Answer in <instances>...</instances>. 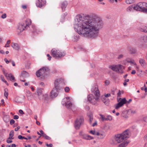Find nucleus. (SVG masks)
Returning a JSON list of instances; mask_svg holds the SVG:
<instances>
[{"label": "nucleus", "mask_w": 147, "mask_h": 147, "mask_svg": "<svg viewBox=\"0 0 147 147\" xmlns=\"http://www.w3.org/2000/svg\"><path fill=\"white\" fill-rule=\"evenodd\" d=\"M141 39L143 42H147V36L146 35H144L142 36Z\"/></svg>", "instance_id": "cd10ccee"}, {"label": "nucleus", "mask_w": 147, "mask_h": 147, "mask_svg": "<svg viewBox=\"0 0 147 147\" xmlns=\"http://www.w3.org/2000/svg\"><path fill=\"white\" fill-rule=\"evenodd\" d=\"M128 51L131 54H134L136 53L137 51L136 48L130 47L128 48Z\"/></svg>", "instance_id": "a211bd4d"}, {"label": "nucleus", "mask_w": 147, "mask_h": 147, "mask_svg": "<svg viewBox=\"0 0 147 147\" xmlns=\"http://www.w3.org/2000/svg\"><path fill=\"white\" fill-rule=\"evenodd\" d=\"M130 135L129 131L128 129H127L122 133L116 135L114 137L112 144L117 145L121 143L129 138Z\"/></svg>", "instance_id": "f03ea898"}, {"label": "nucleus", "mask_w": 147, "mask_h": 147, "mask_svg": "<svg viewBox=\"0 0 147 147\" xmlns=\"http://www.w3.org/2000/svg\"><path fill=\"white\" fill-rule=\"evenodd\" d=\"M139 30L141 31L147 33V26H143L139 28Z\"/></svg>", "instance_id": "6ab92c4d"}, {"label": "nucleus", "mask_w": 147, "mask_h": 147, "mask_svg": "<svg viewBox=\"0 0 147 147\" xmlns=\"http://www.w3.org/2000/svg\"><path fill=\"white\" fill-rule=\"evenodd\" d=\"M129 143V142L127 141L123 142L118 145V147H125Z\"/></svg>", "instance_id": "dca6fc26"}, {"label": "nucleus", "mask_w": 147, "mask_h": 147, "mask_svg": "<svg viewBox=\"0 0 147 147\" xmlns=\"http://www.w3.org/2000/svg\"><path fill=\"white\" fill-rule=\"evenodd\" d=\"M68 3L67 1H65L62 2L61 3V7L62 9H65L67 6Z\"/></svg>", "instance_id": "412c9836"}, {"label": "nucleus", "mask_w": 147, "mask_h": 147, "mask_svg": "<svg viewBox=\"0 0 147 147\" xmlns=\"http://www.w3.org/2000/svg\"><path fill=\"white\" fill-rule=\"evenodd\" d=\"M46 145L48 146V147H52L53 146V144H46Z\"/></svg>", "instance_id": "13d9d810"}, {"label": "nucleus", "mask_w": 147, "mask_h": 147, "mask_svg": "<svg viewBox=\"0 0 147 147\" xmlns=\"http://www.w3.org/2000/svg\"><path fill=\"white\" fill-rule=\"evenodd\" d=\"M136 11H138V10H136ZM139 11L140 12L144 13L145 14H147V10H139Z\"/></svg>", "instance_id": "c9c22d12"}, {"label": "nucleus", "mask_w": 147, "mask_h": 147, "mask_svg": "<svg viewBox=\"0 0 147 147\" xmlns=\"http://www.w3.org/2000/svg\"><path fill=\"white\" fill-rule=\"evenodd\" d=\"M9 139H8L7 140L6 142L8 143H12L13 142V141L12 140H9Z\"/></svg>", "instance_id": "603ef678"}, {"label": "nucleus", "mask_w": 147, "mask_h": 147, "mask_svg": "<svg viewBox=\"0 0 147 147\" xmlns=\"http://www.w3.org/2000/svg\"><path fill=\"white\" fill-rule=\"evenodd\" d=\"M0 53H1L2 54H4L5 52L3 50H0Z\"/></svg>", "instance_id": "69168bd1"}, {"label": "nucleus", "mask_w": 147, "mask_h": 147, "mask_svg": "<svg viewBox=\"0 0 147 147\" xmlns=\"http://www.w3.org/2000/svg\"><path fill=\"white\" fill-rule=\"evenodd\" d=\"M31 21L30 19H27L26 20L25 23H22L20 24L18 28V31L21 32L24 30L25 28L28 27L31 24Z\"/></svg>", "instance_id": "1a4fd4ad"}, {"label": "nucleus", "mask_w": 147, "mask_h": 147, "mask_svg": "<svg viewBox=\"0 0 147 147\" xmlns=\"http://www.w3.org/2000/svg\"><path fill=\"white\" fill-rule=\"evenodd\" d=\"M101 116V119L102 121H106V118L105 117L102 115H100Z\"/></svg>", "instance_id": "ea45409f"}, {"label": "nucleus", "mask_w": 147, "mask_h": 147, "mask_svg": "<svg viewBox=\"0 0 147 147\" xmlns=\"http://www.w3.org/2000/svg\"><path fill=\"white\" fill-rule=\"evenodd\" d=\"M15 122V121L14 120L12 119L10 121V124L11 125H13L14 123Z\"/></svg>", "instance_id": "de8ad7c7"}, {"label": "nucleus", "mask_w": 147, "mask_h": 147, "mask_svg": "<svg viewBox=\"0 0 147 147\" xmlns=\"http://www.w3.org/2000/svg\"><path fill=\"white\" fill-rule=\"evenodd\" d=\"M65 91L66 92H68L69 90V88L68 87H66L65 89Z\"/></svg>", "instance_id": "49530a36"}, {"label": "nucleus", "mask_w": 147, "mask_h": 147, "mask_svg": "<svg viewBox=\"0 0 147 147\" xmlns=\"http://www.w3.org/2000/svg\"><path fill=\"white\" fill-rule=\"evenodd\" d=\"M96 131L95 130H91L90 131V133L93 135H96Z\"/></svg>", "instance_id": "37998d69"}, {"label": "nucleus", "mask_w": 147, "mask_h": 147, "mask_svg": "<svg viewBox=\"0 0 147 147\" xmlns=\"http://www.w3.org/2000/svg\"><path fill=\"white\" fill-rule=\"evenodd\" d=\"M136 73V71L135 70H133L131 72V74H134Z\"/></svg>", "instance_id": "e2e57ef3"}, {"label": "nucleus", "mask_w": 147, "mask_h": 147, "mask_svg": "<svg viewBox=\"0 0 147 147\" xmlns=\"http://www.w3.org/2000/svg\"><path fill=\"white\" fill-rule=\"evenodd\" d=\"M129 58H127L126 59L123 60L122 61V64L124 65H126L127 63H129L127 60H129Z\"/></svg>", "instance_id": "f704fd0d"}, {"label": "nucleus", "mask_w": 147, "mask_h": 147, "mask_svg": "<svg viewBox=\"0 0 147 147\" xmlns=\"http://www.w3.org/2000/svg\"><path fill=\"white\" fill-rule=\"evenodd\" d=\"M105 83L106 85H109L110 83L109 81L108 80H106L105 82Z\"/></svg>", "instance_id": "8fccbe9b"}, {"label": "nucleus", "mask_w": 147, "mask_h": 147, "mask_svg": "<svg viewBox=\"0 0 147 147\" xmlns=\"http://www.w3.org/2000/svg\"><path fill=\"white\" fill-rule=\"evenodd\" d=\"M123 105H121L120 103L119 102L117 104L115 105V109H118L119 108L122 107Z\"/></svg>", "instance_id": "473e14b6"}, {"label": "nucleus", "mask_w": 147, "mask_h": 147, "mask_svg": "<svg viewBox=\"0 0 147 147\" xmlns=\"http://www.w3.org/2000/svg\"><path fill=\"white\" fill-rule=\"evenodd\" d=\"M11 46L13 49L17 51H18L20 48L19 45L17 43L14 42L12 43Z\"/></svg>", "instance_id": "2eb2a0df"}, {"label": "nucleus", "mask_w": 147, "mask_h": 147, "mask_svg": "<svg viewBox=\"0 0 147 147\" xmlns=\"http://www.w3.org/2000/svg\"><path fill=\"white\" fill-rule=\"evenodd\" d=\"M79 38V36L78 35H76L74 36L73 37V40L74 41H77Z\"/></svg>", "instance_id": "72a5a7b5"}, {"label": "nucleus", "mask_w": 147, "mask_h": 147, "mask_svg": "<svg viewBox=\"0 0 147 147\" xmlns=\"http://www.w3.org/2000/svg\"><path fill=\"white\" fill-rule=\"evenodd\" d=\"M18 139H24L25 140H27L28 139H31V137L29 136H28L27 138H26L25 137L22 136L21 135H19L18 137Z\"/></svg>", "instance_id": "bb28decb"}, {"label": "nucleus", "mask_w": 147, "mask_h": 147, "mask_svg": "<svg viewBox=\"0 0 147 147\" xmlns=\"http://www.w3.org/2000/svg\"><path fill=\"white\" fill-rule=\"evenodd\" d=\"M46 3V0H36V5L37 7L40 8H41L44 6Z\"/></svg>", "instance_id": "ddd939ff"}, {"label": "nucleus", "mask_w": 147, "mask_h": 147, "mask_svg": "<svg viewBox=\"0 0 147 147\" xmlns=\"http://www.w3.org/2000/svg\"><path fill=\"white\" fill-rule=\"evenodd\" d=\"M14 135V131L12 130L11 131L9 134V136L8 138V139L10 140L13 139V137Z\"/></svg>", "instance_id": "a878e982"}, {"label": "nucleus", "mask_w": 147, "mask_h": 147, "mask_svg": "<svg viewBox=\"0 0 147 147\" xmlns=\"http://www.w3.org/2000/svg\"><path fill=\"white\" fill-rule=\"evenodd\" d=\"M118 99V101L122 105H123L124 104L126 103L127 100L125 98H124L122 99H121V98H119Z\"/></svg>", "instance_id": "aec40b11"}, {"label": "nucleus", "mask_w": 147, "mask_h": 147, "mask_svg": "<svg viewBox=\"0 0 147 147\" xmlns=\"http://www.w3.org/2000/svg\"><path fill=\"white\" fill-rule=\"evenodd\" d=\"M19 118V116L17 115H15L13 116V119H17Z\"/></svg>", "instance_id": "864d4df0"}, {"label": "nucleus", "mask_w": 147, "mask_h": 147, "mask_svg": "<svg viewBox=\"0 0 147 147\" xmlns=\"http://www.w3.org/2000/svg\"><path fill=\"white\" fill-rule=\"evenodd\" d=\"M19 113L22 115H23L24 114V113L23 111L22 110H20L19 111Z\"/></svg>", "instance_id": "6e6d98bb"}, {"label": "nucleus", "mask_w": 147, "mask_h": 147, "mask_svg": "<svg viewBox=\"0 0 147 147\" xmlns=\"http://www.w3.org/2000/svg\"><path fill=\"white\" fill-rule=\"evenodd\" d=\"M32 29L31 30L32 32H35L36 31V28L34 26L32 25Z\"/></svg>", "instance_id": "c03bdc74"}, {"label": "nucleus", "mask_w": 147, "mask_h": 147, "mask_svg": "<svg viewBox=\"0 0 147 147\" xmlns=\"http://www.w3.org/2000/svg\"><path fill=\"white\" fill-rule=\"evenodd\" d=\"M74 28L79 34L94 39L98 36L99 29L102 26L100 18L96 15L83 16L80 14L75 17Z\"/></svg>", "instance_id": "f257e3e1"}, {"label": "nucleus", "mask_w": 147, "mask_h": 147, "mask_svg": "<svg viewBox=\"0 0 147 147\" xmlns=\"http://www.w3.org/2000/svg\"><path fill=\"white\" fill-rule=\"evenodd\" d=\"M51 54L55 59H58L64 56L65 55V53L62 51L53 49L51 51Z\"/></svg>", "instance_id": "423d86ee"}, {"label": "nucleus", "mask_w": 147, "mask_h": 147, "mask_svg": "<svg viewBox=\"0 0 147 147\" xmlns=\"http://www.w3.org/2000/svg\"><path fill=\"white\" fill-rule=\"evenodd\" d=\"M3 120L6 123L8 122L9 120V115H5L3 117Z\"/></svg>", "instance_id": "5701e85b"}, {"label": "nucleus", "mask_w": 147, "mask_h": 147, "mask_svg": "<svg viewBox=\"0 0 147 147\" xmlns=\"http://www.w3.org/2000/svg\"><path fill=\"white\" fill-rule=\"evenodd\" d=\"M127 61L129 63H130L131 65L133 64L134 65H136V64L134 60L133 59H131L130 58H129V60H127Z\"/></svg>", "instance_id": "393cba45"}, {"label": "nucleus", "mask_w": 147, "mask_h": 147, "mask_svg": "<svg viewBox=\"0 0 147 147\" xmlns=\"http://www.w3.org/2000/svg\"><path fill=\"white\" fill-rule=\"evenodd\" d=\"M121 94V91H120V90H119V92L117 94V99L119 98H120V97Z\"/></svg>", "instance_id": "79ce46f5"}, {"label": "nucleus", "mask_w": 147, "mask_h": 147, "mask_svg": "<svg viewBox=\"0 0 147 147\" xmlns=\"http://www.w3.org/2000/svg\"><path fill=\"white\" fill-rule=\"evenodd\" d=\"M147 3L144 2L138 3L133 7V9H147Z\"/></svg>", "instance_id": "9b49d317"}, {"label": "nucleus", "mask_w": 147, "mask_h": 147, "mask_svg": "<svg viewBox=\"0 0 147 147\" xmlns=\"http://www.w3.org/2000/svg\"><path fill=\"white\" fill-rule=\"evenodd\" d=\"M84 121V119L82 117H80L78 118L75 122L74 126L75 128L79 129Z\"/></svg>", "instance_id": "f8f14e48"}, {"label": "nucleus", "mask_w": 147, "mask_h": 147, "mask_svg": "<svg viewBox=\"0 0 147 147\" xmlns=\"http://www.w3.org/2000/svg\"><path fill=\"white\" fill-rule=\"evenodd\" d=\"M139 63L141 66L144 67L146 65V63L145 60L143 58H140L139 61Z\"/></svg>", "instance_id": "f3484780"}, {"label": "nucleus", "mask_w": 147, "mask_h": 147, "mask_svg": "<svg viewBox=\"0 0 147 147\" xmlns=\"http://www.w3.org/2000/svg\"><path fill=\"white\" fill-rule=\"evenodd\" d=\"M11 63L13 66H15V64L14 61H12Z\"/></svg>", "instance_id": "338daca9"}, {"label": "nucleus", "mask_w": 147, "mask_h": 147, "mask_svg": "<svg viewBox=\"0 0 147 147\" xmlns=\"http://www.w3.org/2000/svg\"><path fill=\"white\" fill-rule=\"evenodd\" d=\"M7 78H9V80L13 82L15 81L14 77L11 74H8L7 77Z\"/></svg>", "instance_id": "4be33fe9"}, {"label": "nucleus", "mask_w": 147, "mask_h": 147, "mask_svg": "<svg viewBox=\"0 0 147 147\" xmlns=\"http://www.w3.org/2000/svg\"><path fill=\"white\" fill-rule=\"evenodd\" d=\"M49 71L48 68L46 66H45L37 71L36 74L37 77H39L41 79H44L46 75V72Z\"/></svg>", "instance_id": "6e6552de"}, {"label": "nucleus", "mask_w": 147, "mask_h": 147, "mask_svg": "<svg viewBox=\"0 0 147 147\" xmlns=\"http://www.w3.org/2000/svg\"><path fill=\"white\" fill-rule=\"evenodd\" d=\"M11 40H9L7 41L6 44L5 45V47H9L10 46L9 45L10 42Z\"/></svg>", "instance_id": "e433bc0d"}, {"label": "nucleus", "mask_w": 147, "mask_h": 147, "mask_svg": "<svg viewBox=\"0 0 147 147\" xmlns=\"http://www.w3.org/2000/svg\"><path fill=\"white\" fill-rule=\"evenodd\" d=\"M20 126H18L15 129V130L16 131H18L20 128Z\"/></svg>", "instance_id": "052dcab7"}, {"label": "nucleus", "mask_w": 147, "mask_h": 147, "mask_svg": "<svg viewBox=\"0 0 147 147\" xmlns=\"http://www.w3.org/2000/svg\"><path fill=\"white\" fill-rule=\"evenodd\" d=\"M22 8L23 9H26L27 8V6L26 5H22Z\"/></svg>", "instance_id": "680f3d73"}, {"label": "nucleus", "mask_w": 147, "mask_h": 147, "mask_svg": "<svg viewBox=\"0 0 147 147\" xmlns=\"http://www.w3.org/2000/svg\"><path fill=\"white\" fill-rule=\"evenodd\" d=\"M4 60L6 63L7 64L8 63L10 62V61H8L6 58H5Z\"/></svg>", "instance_id": "5fc2aeb1"}, {"label": "nucleus", "mask_w": 147, "mask_h": 147, "mask_svg": "<svg viewBox=\"0 0 147 147\" xmlns=\"http://www.w3.org/2000/svg\"><path fill=\"white\" fill-rule=\"evenodd\" d=\"M88 116L89 117V122L90 124H91L92 123V121L93 120V115L92 114H90V115H88Z\"/></svg>", "instance_id": "c85d7f7f"}, {"label": "nucleus", "mask_w": 147, "mask_h": 147, "mask_svg": "<svg viewBox=\"0 0 147 147\" xmlns=\"http://www.w3.org/2000/svg\"><path fill=\"white\" fill-rule=\"evenodd\" d=\"M8 95V92L7 89L6 88L4 89V96L6 97V98H7Z\"/></svg>", "instance_id": "c756f323"}, {"label": "nucleus", "mask_w": 147, "mask_h": 147, "mask_svg": "<svg viewBox=\"0 0 147 147\" xmlns=\"http://www.w3.org/2000/svg\"><path fill=\"white\" fill-rule=\"evenodd\" d=\"M112 117L110 115H108L106 117V121L111 120L112 119Z\"/></svg>", "instance_id": "a19ab883"}, {"label": "nucleus", "mask_w": 147, "mask_h": 147, "mask_svg": "<svg viewBox=\"0 0 147 147\" xmlns=\"http://www.w3.org/2000/svg\"><path fill=\"white\" fill-rule=\"evenodd\" d=\"M22 76L23 77L26 78L29 76L28 74L25 71H23L21 73Z\"/></svg>", "instance_id": "b1692460"}, {"label": "nucleus", "mask_w": 147, "mask_h": 147, "mask_svg": "<svg viewBox=\"0 0 147 147\" xmlns=\"http://www.w3.org/2000/svg\"><path fill=\"white\" fill-rule=\"evenodd\" d=\"M60 79L56 80L55 82V87L53 89L51 93V96L53 98L57 96L58 95L57 90L59 89V85L60 82Z\"/></svg>", "instance_id": "0eeeda50"}, {"label": "nucleus", "mask_w": 147, "mask_h": 147, "mask_svg": "<svg viewBox=\"0 0 147 147\" xmlns=\"http://www.w3.org/2000/svg\"><path fill=\"white\" fill-rule=\"evenodd\" d=\"M96 135H97V136H99V135H100V134L98 132L96 131Z\"/></svg>", "instance_id": "774afa93"}, {"label": "nucleus", "mask_w": 147, "mask_h": 147, "mask_svg": "<svg viewBox=\"0 0 147 147\" xmlns=\"http://www.w3.org/2000/svg\"><path fill=\"white\" fill-rule=\"evenodd\" d=\"M70 100V98L69 97L64 98L62 101V104L65 106L67 109L74 111L75 108V106L74 104L71 102Z\"/></svg>", "instance_id": "39448f33"}, {"label": "nucleus", "mask_w": 147, "mask_h": 147, "mask_svg": "<svg viewBox=\"0 0 147 147\" xmlns=\"http://www.w3.org/2000/svg\"><path fill=\"white\" fill-rule=\"evenodd\" d=\"M1 80L3 82H5L7 85L8 86L9 85L8 84L7 82V81L5 80L4 79V78L3 75H1Z\"/></svg>", "instance_id": "7c9ffc66"}, {"label": "nucleus", "mask_w": 147, "mask_h": 147, "mask_svg": "<svg viewBox=\"0 0 147 147\" xmlns=\"http://www.w3.org/2000/svg\"><path fill=\"white\" fill-rule=\"evenodd\" d=\"M2 71L3 72V74H4L5 76L6 77H7L8 74L6 72H5V70L4 69H2Z\"/></svg>", "instance_id": "4c0bfd02"}, {"label": "nucleus", "mask_w": 147, "mask_h": 147, "mask_svg": "<svg viewBox=\"0 0 147 147\" xmlns=\"http://www.w3.org/2000/svg\"><path fill=\"white\" fill-rule=\"evenodd\" d=\"M123 55L122 54H120L118 55V58L119 59H120L122 58L123 57Z\"/></svg>", "instance_id": "3c124183"}, {"label": "nucleus", "mask_w": 147, "mask_h": 147, "mask_svg": "<svg viewBox=\"0 0 147 147\" xmlns=\"http://www.w3.org/2000/svg\"><path fill=\"white\" fill-rule=\"evenodd\" d=\"M109 67L113 71L118 72L121 74L123 73L122 70L124 69V67L122 65L119 64L110 65Z\"/></svg>", "instance_id": "9d476101"}, {"label": "nucleus", "mask_w": 147, "mask_h": 147, "mask_svg": "<svg viewBox=\"0 0 147 147\" xmlns=\"http://www.w3.org/2000/svg\"><path fill=\"white\" fill-rule=\"evenodd\" d=\"M44 91L43 88H37L36 89V92L39 99L40 100H44L45 102H47L49 99V96L47 93L44 94Z\"/></svg>", "instance_id": "20e7f679"}, {"label": "nucleus", "mask_w": 147, "mask_h": 147, "mask_svg": "<svg viewBox=\"0 0 147 147\" xmlns=\"http://www.w3.org/2000/svg\"><path fill=\"white\" fill-rule=\"evenodd\" d=\"M91 91L92 94L95 95L96 97H94L92 94H90L88 96V99L90 102L95 105L99 99L100 95L98 86L95 85L93 86Z\"/></svg>", "instance_id": "7ed1b4c3"}, {"label": "nucleus", "mask_w": 147, "mask_h": 147, "mask_svg": "<svg viewBox=\"0 0 147 147\" xmlns=\"http://www.w3.org/2000/svg\"><path fill=\"white\" fill-rule=\"evenodd\" d=\"M6 17V15L5 13H4L2 14L1 16V17L2 18L4 19Z\"/></svg>", "instance_id": "09e8293b"}, {"label": "nucleus", "mask_w": 147, "mask_h": 147, "mask_svg": "<svg viewBox=\"0 0 147 147\" xmlns=\"http://www.w3.org/2000/svg\"><path fill=\"white\" fill-rule=\"evenodd\" d=\"M135 0H126L125 2L127 4H131L135 2Z\"/></svg>", "instance_id": "2f4dec72"}, {"label": "nucleus", "mask_w": 147, "mask_h": 147, "mask_svg": "<svg viewBox=\"0 0 147 147\" xmlns=\"http://www.w3.org/2000/svg\"><path fill=\"white\" fill-rule=\"evenodd\" d=\"M42 136H43L44 137L45 139L47 140H50L51 139V138L48 136H47L45 134H44Z\"/></svg>", "instance_id": "58836bf2"}, {"label": "nucleus", "mask_w": 147, "mask_h": 147, "mask_svg": "<svg viewBox=\"0 0 147 147\" xmlns=\"http://www.w3.org/2000/svg\"><path fill=\"white\" fill-rule=\"evenodd\" d=\"M97 124V121L96 120H95L94 122L92 124V126L93 127H94Z\"/></svg>", "instance_id": "a18cd8bd"}, {"label": "nucleus", "mask_w": 147, "mask_h": 147, "mask_svg": "<svg viewBox=\"0 0 147 147\" xmlns=\"http://www.w3.org/2000/svg\"><path fill=\"white\" fill-rule=\"evenodd\" d=\"M110 96L111 94H107L105 95V96L106 97H108Z\"/></svg>", "instance_id": "0e129e2a"}, {"label": "nucleus", "mask_w": 147, "mask_h": 147, "mask_svg": "<svg viewBox=\"0 0 147 147\" xmlns=\"http://www.w3.org/2000/svg\"><path fill=\"white\" fill-rule=\"evenodd\" d=\"M40 85L42 86H45V84L43 82H41L40 83Z\"/></svg>", "instance_id": "bf43d9fd"}, {"label": "nucleus", "mask_w": 147, "mask_h": 147, "mask_svg": "<svg viewBox=\"0 0 147 147\" xmlns=\"http://www.w3.org/2000/svg\"><path fill=\"white\" fill-rule=\"evenodd\" d=\"M40 132V133L41 134V136H42L43 134H45L44 133L43 131L42 130H40L39 131Z\"/></svg>", "instance_id": "4d7b16f0"}, {"label": "nucleus", "mask_w": 147, "mask_h": 147, "mask_svg": "<svg viewBox=\"0 0 147 147\" xmlns=\"http://www.w3.org/2000/svg\"><path fill=\"white\" fill-rule=\"evenodd\" d=\"M80 135L82 136V138L85 140H92L94 139L93 137L86 134L82 132L80 133Z\"/></svg>", "instance_id": "4468645a"}]
</instances>
